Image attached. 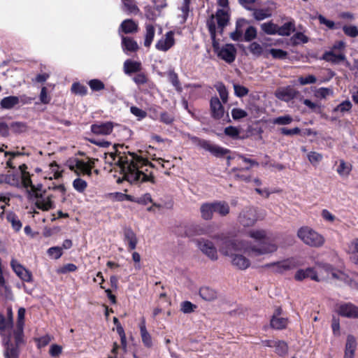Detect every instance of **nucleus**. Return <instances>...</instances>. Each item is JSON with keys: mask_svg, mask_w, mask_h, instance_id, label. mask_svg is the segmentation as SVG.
<instances>
[{"mask_svg": "<svg viewBox=\"0 0 358 358\" xmlns=\"http://www.w3.org/2000/svg\"><path fill=\"white\" fill-rule=\"evenodd\" d=\"M248 235L256 244L243 241L225 240L220 248L222 254L231 257L232 265L240 270L250 267V261L237 252L243 251L250 257H258L273 253L278 250L276 243L269 239L266 231L264 229H252L248 232Z\"/></svg>", "mask_w": 358, "mask_h": 358, "instance_id": "obj_1", "label": "nucleus"}, {"mask_svg": "<svg viewBox=\"0 0 358 358\" xmlns=\"http://www.w3.org/2000/svg\"><path fill=\"white\" fill-rule=\"evenodd\" d=\"M111 163L116 164L123 174V178L131 184H138L147 181L154 182L152 176L145 173L143 166L147 165L148 161L134 152L119 153L110 155Z\"/></svg>", "mask_w": 358, "mask_h": 358, "instance_id": "obj_2", "label": "nucleus"}, {"mask_svg": "<svg viewBox=\"0 0 358 358\" xmlns=\"http://www.w3.org/2000/svg\"><path fill=\"white\" fill-rule=\"evenodd\" d=\"M208 25L214 52L217 54L218 57L226 62L229 64L232 63L235 60L236 55L235 46L233 44L229 43L220 46L218 41L215 39L216 24H208Z\"/></svg>", "mask_w": 358, "mask_h": 358, "instance_id": "obj_3", "label": "nucleus"}, {"mask_svg": "<svg viewBox=\"0 0 358 358\" xmlns=\"http://www.w3.org/2000/svg\"><path fill=\"white\" fill-rule=\"evenodd\" d=\"M337 278L338 276L329 264L325 265L323 268H319L318 271H315L313 268L299 269L296 271L294 276V278L299 281L306 278H310L313 280L319 282L324 278Z\"/></svg>", "mask_w": 358, "mask_h": 358, "instance_id": "obj_4", "label": "nucleus"}, {"mask_svg": "<svg viewBox=\"0 0 358 358\" xmlns=\"http://www.w3.org/2000/svg\"><path fill=\"white\" fill-rule=\"evenodd\" d=\"M345 43L342 41H336L331 48L324 52L322 59L333 64H338L346 59Z\"/></svg>", "mask_w": 358, "mask_h": 358, "instance_id": "obj_5", "label": "nucleus"}, {"mask_svg": "<svg viewBox=\"0 0 358 358\" xmlns=\"http://www.w3.org/2000/svg\"><path fill=\"white\" fill-rule=\"evenodd\" d=\"M297 235L305 244L311 247H320L324 243L322 235L308 227L300 228Z\"/></svg>", "mask_w": 358, "mask_h": 358, "instance_id": "obj_6", "label": "nucleus"}, {"mask_svg": "<svg viewBox=\"0 0 358 358\" xmlns=\"http://www.w3.org/2000/svg\"><path fill=\"white\" fill-rule=\"evenodd\" d=\"M192 139L198 146L210 152L215 157H221L229 152V150L213 144L209 141L197 137H193Z\"/></svg>", "mask_w": 358, "mask_h": 358, "instance_id": "obj_7", "label": "nucleus"}, {"mask_svg": "<svg viewBox=\"0 0 358 358\" xmlns=\"http://www.w3.org/2000/svg\"><path fill=\"white\" fill-rule=\"evenodd\" d=\"M262 29L268 34L280 36H289L295 30L294 24H283L281 27L278 24H262Z\"/></svg>", "mask_w": 358, "mask_h": 358, "instance_id": "obj_8", "label": "nucleus"}, {"mask_svg": "<svg viewBox=\"0 0 358 358\" xmlns=\"http://www.w3.org/2000/svg\"><path fill=\"white\" fill-rule=\"evenodd\" d=\"M297 266V261L294 258H289L280 262L266 264L263 266V268H271L275 273H282L287 271L293 269Z\"/></svg>", "mask_w": 358, "mask_h": 358, "instance_id": "obj_9", "label": "nucleus"}, {"mask_svg": "<svg viewBox=\"0 0 358 358\" xmlns=\"http://www.w3.org/2000/svg\"><path fill=\"white\" fill-rule=\"evenodd\" d=\"M29 198L32 200L36 207L41 210H48L53 208L54 203L51 195L45 193L41 194L36 191L31 196H29Z\"/></svg>", "mask_w": 358, "mask_h": 358, "instance_id": "obj_10", "label": "nucleus"}, {"mask_svg": "<svg viewBox=\"0 0 358 358\" xmlns=\"http://www.w3.org/2000/svg\"><path fill=\"white\" fill-rule=\"evenodd\" d=\"M238 220L243 227H251L257 220V213L253 207H246L239 214Z\"/></svg>", "mask_w": 358, "mask_h": 358, "instance_id": "obj_11", "label": "nucleus"}, {"mask_svg": "<svg viewBox=\"0 0 358 358\" xmlns=\"http://www.w3.org/2000/svg\"><path fill=\"white\" fill-rule=\"evenodd\" d=\"M69 166L71 170L75 171L77 174L83 173L91 176L93 164L90 162L73 159L69 162Z\"/></svg>", "mask_w": 358, "mask_h": 358, "instance_id": "obj_12", "label": "nucleus"}, {"mask_svg": "<svg viewBox=\"0 0 358 358\" xmlns=\"http://www.w3.org/2000/svg\"><path fill=\"white\" fill-rule=\"evenodd\" d=\"M199 250L212 260L217 259V252L213 242L206 239H199L196 241Z\"/></svg>", "mask_w": 358, "mask_h": 358, "instance_id": "obj_13", "label": "nucleus"}, {"mask_svg": "<svg viewBox=\"0 0 358 358\" xmlns=\"http://www.w3.org/2000/svg\"><path fill=\"white\" fill-rule=\"evenodd\" d=\"M337 312L344 317L358 318V306L352 303H343L338 305Z\"/></svg>", "mask_w": 358, "mask_h": 358, "instance_id": "obj_14", "label": "nucleus"}, {"mask_svg": "<svg viewBox=\"0 0 358 358\" xmlns=\"http://www.w3.org/2000/svg\"><path fill=\"white\" fill-rule=\"evenodd\" d=\"M3 184L21 188L20 173L8 171L6 173L0 174V185Z\"/></svg>", "mask_w": 358, "mask_h": 358, "instance_id": "obj_15", "label": "nucleus"}, {"mask_svg": "<svg viewBox=\"0 0 358 358\" xmlns=\"http://www.w3.org/2000/svg\"><path fill=\"white\" fill-rule=\"evenodd\" d=\"M174 44V32L173 31H170L157 41L155 44V48L159 51L166 52L171 49Z\"/></svg>", "mask_w": 358, "mask_h": 358, "instance_id": "obj_16", "label": "nucleus"}, {"mask_svg": "<svg viewBox=\"0 0 358 358\" xmlns=\"http://www.w3.org/2000/svg\"><path fill=\"white\" fill-rule=\"evenodd\" d=\"M10 266L16 275L24 282H31L32 275L30 271L27 270L19 262L13 259L10 262Z\"/></svg>", "mask_w": 358, "mask_h": 358, "instance_id": "obj_17", "label": "nucleus"}, {"mask_svg": "<svg viewBox=\"0 0 358 358\" xmlns=\"http://www.w3.org/2000/svg\"><path fill=\"white\" fill-rule=\"evenodd\" d=\"M298 94L299 92L293 87L287 86L278 88L275 92V96L281 101L288 102L294 99Z\"/></svg>", "mask_w": 358, "mask_h": 358, "instance_id": "obj_18", "label": "nucleus"}, {"mask_svg": "<svg viewBox=\"0 0 358 358\" xmlns=\"http://www.w3.org/2000/svg\"><path fill=\"white\" fill-rule=\"evenodd\" d=\"M113 127L111 122H97L91 125V131L95 135L106 136L112 133Z\"/></svg>", "mask_w": 358, "mask_h": 358, "instance_id": "obj_19", "label": "nucleus"}, {"mask_svg": "<svg viewBox=\"0 0 358 358\" xmlns=\"http://www.w3.org/2000/svg\"><path fill=\"white\" fill-rule=\"evenodd\" d=\"M357 347L356 338L353 335L349 334L346 338L343 358H355Z\"/></svg>", "mask_w": 358, "mask_h": 358, "instance_id": "obj_20", "label": "nucleus"}, {"mask_svg": "<svg viewBox=\"0 0 358 358\" xmlns=\"http://www.w3.org/2000/svg\"><path fill=\"white\" fill-rule=\"evenodd\" d=\"M211 115L213 118L219 120L224 113V107L217 96L212 97L210 101Z\"/></svg>", "mask_w": 358, "mask_h": 358, "instance_id": "obj_21", "label": "nucleus"}, {"mask_svg": "<svg viewBox=\"0 0 358 358\" xmlns=\"http://www.w3.org/2000/svg\"><path fill=\"white\" fill-rule=\"evenodd\" d=\"M124 242L128 245V249L133 250L136 248L138 239L136 234L131 228H125L124 229Z\"/></svg>", "mask_w": 358, "mask_h": 358, "instance_id": "obj_22", "label": "nucleus"}, {"mask_svg": "<svg viewBox=\"0 0 358 358\" xmlns=\"http://www.w3.org/2000/svg\"><path fill=\"white\" fill-rule=\"evenodd\" d=\"M274 10L275 6L272 4L271 6L255 9L253 12V15L257 20H263L270 17L273 15Z\"/></svg>", "mask_w": 358, "mask_h": 358, "instance_id": "obj_23", "label": "nucleus"}, {"mask_svg": "<svg viewBox=\"0 0 358 358\" xmlns=\"http://www.w3.org/2000/svg\"><path fill=\"white\" fill-rule=\"evenodd\" d=\"M201 217L204 220H210L213 217L215 208H213V202H206L200 206Z\"/></svg>", "mask_w": 358, "mask_h": 358, "instance_id": "obj_24", "label": "nucleus"}, {"mask_svg": "<svg viewBox=\"0 0 358 358\" xmlns=\"http://www.w3.org/2000/svg\"><path fill=\"white\" fill-rule=\"evenodd\" d=\"M21 187L27 189L28 196L36 191L35 186L32 184L29 173H22L20 175Z\"/></svg>", "mask_w": 358, "mask_h": 358, "instance_id": "obj_25", "label": "nucleus"}, {"mask_svg": "<svg viewBox=\"0 0 358 358\" xmlns=\"http://www.w3.org/2000/svg\"><path fill=\"white\" fill-rule=\"evenodd\" d=\"M199 295L203 299L208 301H213L217 297L216 290L208 286L200 288Z\"/></svg>", "mask_w": 358, "mask_h": 358, "instance_id": "obj_26", "label": "nucleus"}, {"mask_svg": "<svg viewBox=\"0 0 358 358\" xmlns=\"http://www.w3.org/2000/svg\"><path fill=\"white\" fill-rule=\"evenodd\" d=\"M213 208H215V213H217L221 217H224L229 213L230 208L229 204L225 201H213Z\"/></svg>", "mask_w": 358, "mask_h": 358, "instance_id": "obj_27", "label": "nucleus"}, {"mask_svg": "<svg viewBox=\"0 0 358 358\" xmlns=\"http://www.w3.org/2000/svg\"><path fill=\"white\" fill-rule=\"evenodd\" d=\"M287 324L288 319L287 317H278L276 315H273L270 321L271 327L277 330L286 328Z\"/></svg>", "mask_w": 358, "mask_h": 358, "instance_id": "obj_28", "label": "nucleus"}, {"mask_svg": "<svg viewBox=\"0 0 358 358\" xmlns=\"http://www.w3.org/2000/svg\"><path fill=\"white\" fill-rule=\"evenodd\" d=\"M20 103V98L16 96L4 97L0 101V106L3 109L10 110Z\"/></svg>", "mask_w": 358, "mask_h": 358, "instance_id": "obj_29", "label": "nucleus"}, {"mask_svg": "<svg viewBox=\"0 0 358 358\" xmlns=\"http://www.w3.org/2000/svg\"><path fill=\"white\" fill-rule=\"evenodd\" d=\"M124 69L125 73L127 74L138 72L141 69V64L138 62L127 59L124 63Z\"/></svg>", "mask_w": 358, "mask_h": 358, "instance_id": "obj_30", "label": "nucleus"}, {"mask_svg": "<svg viewBox=\"0 0 358 358\" xmlns=\"http://www.w3.org/2000/svg\"><path fill=\"white\" fill-rule=\"evenodd\" d=\"M352 171V165L346 163L343 159L339 160V165L336 171L341 177H348Z\"/></svg>", "mask_w": 358, "mask_h": 358, "instance_id": "obj_31", "label": "nucleus"}, {"mask_svg": "<svg viewBox=\"0 0 358 358\" xmlns=\"http://www.w3.org/2000/svg\"><path fill=\"white\" fill-rule=\"evenodd\" d=\"M122 45L124 51L134 52L138 48L137 43L129 37H122Z\"/></svg>", "mask_w": 358, "mask_h": 358, "instance_id": "obj_32", "label": "nucleus"}, {"mask_svg": "<svg viewBox=\"0 0 358 358\" xmlns=\"http://www.w3.org/2000/svg\"><path fill=\"white\" fill-rule=\"evenodd\" d=\"M155 34V29L152 24H148L145 27L144 45L149 48L152 44Z\"/></svg>", "mask_w": 358, "mask_h": 358, "instance_id": "obj_33", "label": "nucleus"}, {"mask_svg": "<svg viewBox=\"0 0 358 358\" xmlns=\"http://www.w3.org/2000/svg\"><path fill=\"white\" fill-rule=\"evenodd\" d=\"M123 10L129 14H141V11L138 7L137 6L136 2L133 0L124 1Z\"/></svg>", "mask_w": 358, "mask_h": 358, "instance_id": "obj_34", "label": "nucleus"}, {"mask_svg": "<svg viewBox=\"0 0 358 358\" xmlns=\"http://www.w3.org/2000/svg\"><path fill=\"white\" fill-rule=\"evenodd\" d=\"M144 12L147 20L154 21L160 15L161 10H158L155 6L148 5L145 6Z\"/></svg>", "mask_w": 358, "mask_h": 358, "instance_id": "obj_35", "label": "nucleus"}, {"mask_svg": "<svg viewBox=\"0 0 358 358\" xmlns=\"http://www.w3.org/2000/svg\"><path fill=\"white\" fill-rule=\"evenodd\" d=\"M6 219L8 222L11 224L13 229L15 231H19L21 229L22 226V222L15 213L12 212L8 213Z\"/></svg>", "mask_w": 358, "mask_h": 358, "instance_id": "obj_36", "label": "nucleus"}, {"mask_svg": "<svg viewBox=\"0 0 358 358\" xmlns=\"http://www.w3.org/2000/svg\"><path fill=\"white\" fill-rule=\"evenodd\" d=\"M10 294L9 287L6 285L4 278L1 271V260L0 259V295L8 297Z\"/></svg>", "mask_w": 358, "mask_h": 358, "instance_id": "obj_37", "label": "nucleus"}, {"mask_svg": "<svg viewBox=\"0 0 358 358\" xmlns=\"http://www.w3.org/2000/svg\"><path fill=\"white\" fill-rule=\"evenodd\" d=\"M217 22H229L230 15L227 8L217 9L215 13Z\"/></svg>", "mask_w": 358, "mask_h": 358, "instance_id": "obj_38", "label": "nucleus"}, {"mask_svg": "<svg viewBox=\"0 0 358 358\" xmlns=\"http://www.w3.org/2000/svg\"><path fill=\"white\" fill-rule=\"evenodd\" d=\"M215 87L219 93L222 101L225 103L228 101V91L225 85L222 83H217L215 85Z\"/></svg>", "mask_w": 358, "mask_h": 358, "instance_id": "obj_39", "label": "nucleus"}, {"mask_svg": "<svg viewBox=\"0 0 358 358\" xmlns=\"http://www.w3.org/2000/svg\"><path fill=\"white\" fill-rule=\"evenodd\" d=\"M352 103L350 101L345 100L338 104L334 109L335 113H339L341 115L345 114L346 112H349L352 108Z\"/></svg>", "mask_w": 358, "mask_h": 358, "instance_id": "obj_40", "label": "nucleus"}, {"mask_svg": "<svg viewBox=\"0 0 358 358\" xmlns=\"http://www.w3.org/2000/svg\"><path fill=\"white\" fill-rule=\"evenodd\" d=\"M13 336L16 345H19L20 344L23 343L24 326L16 325V328L13 332Z\"/></svg>", "mask_w": 358, "mask_h": 358, "instance_id": "obj_41", "label": "nucleus"}, {"mask_svg": "<svg viewBox=\"0 0 358 358\" xmlns=\"http://www.w3.org/2000/svg\"><path fill=\"white\" fill-rule=\"evenodd\" d=\"M5 356L6 358H18V349L17 345L15 346L13 344H7Z\"/></svg>", "mask_w": 358, "mask_h": 358, "instance_id": "obj_42", "label": "nucleus"}, {"mask_svg": "<svg viewBox=\"0 0 358 358\" xmlns=\"http://www.w3.org/2000/svg\"><path fill=\"white\" fill-rule=\"evenodd\" d=\"M274 348H275V352L280 356L286 355L288 351L287 343L282 341H276Z\"/></svg>", "mask_w": 358, "mask_h": 358, "instance_id": "obj_43", "label": "nucleus"}, {"mask_svg": "<svg viewBox=\"0 0 358 358\" xmlns=\"http://www.w3.org/2000/svg\"><path fill=\"white\" fill-rule=\"evenodd\" d=\"M73 187L77 192L82 193L86 189L87 183L85 180L78 178L73 180Z\"/></svg>", "mask_w": 358, "mask_h": 358, "instance_id": "obj_44", "label": "nucleus"}, {"mask_svg": "<svg viewBox=\"0 0 358 358\" xmlns=\"http://www.w3.org/2000/svg\"><path fill=\"white\" fill-rule=\"evenodd\" d=\"M90 89L94 92H99L105 88L104 83L99 79H92L88 82Z\"/></svg>", "mask_w": 358, "mask_h": 358, "instance_id": "obj_45", "label": "nucleus"}, {"mask_svg": "<svg viewBox=\"0 0 358 358\" xmlns=\"http://www.w3.org/2000/svg\"><path fill=\"white\" fill-rule=\"evenodd\" d=\"M293 121L292 117L289 115H284L275 117L273 120V123L278 125H287Z\"/></svg>", "mask_w": 358, "mask_h": 358, "instance_id": "obj_46", "label": "nucleus"}, {"mask_svg": "<svg viewBox=\"0 0 358 358\" xmlns=\"http://www.w3.org/2000/svg\"><path fill=\"white\" fill-rule=\"evenodd\" d=\"M48 255L53 259L60 258L63 254L62 248L55 246L50 248L47 251Z\"/></svg>", "mask_w": 358, "mask_h": 358, "instance_id": "obj_47", "label": "nucleus"}, {"mask_svg": "<svg viewBox=\"0 0 358 358\" xmlns=\"http://www.w3.org/2000/svg\"><path fill=\"white\" fill-rule=\"evenodd\" d=\"M138 29V24H121L119 31L124 34L136 32Z\"/></svg>", "mask_w": 358, "mask_h": 358, "instance_id": "obj_48", "label": "nucleus"}, {"mask_svg": "<svg viewBox=\"0 0 358 358\" xmlns=\"http://www.w3.org/2000/svg\"><path fill=\"white\" fill-rule=\"evenodd\" d=\"M71 91L76 94L85 95L87 92V87L79 83H74L71 86Z\"/></svg>", "mask_w": 358, "mask_h": 358, "instance_id": "obj_49", "label": "nucleus"}, {"mask_svg": "<svg viewBox=\"0 0 358 358\" xmlns=\"http://www.w3.org/2000/svg\"><path fill=\"white\" fill-rule=\"evenodd\" d=\"M307 157L309 162L314 166L321 162L323 158L322 155L317 152H310L308 154Z\"/></svg>", "mask_w": 358, "mask_h": 358, "instance_id": "obj_50", "label": "nucleus"}, {"mask_svg": "<svg viewBox=\"0 0 358 358\" xmlns=\"http://www.w3.org/2000/svg\"><path fill=\"white\" fill-rule=\"evenodd\" d=\"M231 116L234 120H239L248 116V113L238 108H235L231 110Z\"/></svg>", "mask_w": 358, "mask_h": 358, "instance_id": "obj_51", "label": "nucleus"}, {"mask_svg": "<svg viewBox=\"0 0 358 358\" xmlns=\"http://www.w3.org/2000/svg\"><path fill=\"white\" fill-rule=\"evenodd\" d=\"M332 94H333V92L330 88L320 87L315 91V96L317 98L325 99L328 96H329Z\"/></svg>", "mask_w": 358, "mask_h": 358, "instance_id": "obj_52", "label": "nucleus"}, {"mask_svg": "<svg viewBox=\"0 0 358 358\" xmlns=\"http://www.w3.org/2000/svg\"><path fill=\"white\" fill-rule=\"evenodd\" d=\"M234 90L235 95L238 97L245 96L249 92L247 87L238 84H234Z\"/></svg>", "mask_w": 358, "mask_h": 358, "instance_id": "obj_53", "label": "nucleus"}, {"mask_svg": "<svg viewBox=\"0 0 358 358\" xmlns=\"http://www.w3.org/2000/svg\"><path fill=\"white\" fill-rule=\"evenodd\" d=\"M343 29L344 33L350 37H356L358 36V28L356 26L345 24Z\"/></svg>", "mask_w": 358, "mask_h": 358, "instance_id": "obj_54", "label": "nucleus"}, {"mask_svg": "<svg viewBox=\"0 0 358 358\" xmlns=\"http://www.w3.org/2000/svg\"><path fill=\"white\" fill-rule=\"evenodd\" d=\"M130 112L132 115L137 117L138 120H141L147 116V113L145 110L136 106H131L130 108Z\"/></svg>", "mask_w": 358, "mask_h": 358, "instance_id": "obj_55", "label": "nucleus"}, {"mask_svg": "<svg viewBox=\"0 0 358 358\" xmlns=\"http://www.w3.org/2000/svg\"><path fill=\"white\" fill-rule=\"evenodd\" d=\"M10 128L16 133H22L27 131V126L22 122H14L11 123Z\"/></svg>", "mask_w": 358, "mask_h": 358, "instance_id": "obj_56", "label": "nucleus"}, {"mask_svg": "<svg viewBox=\"0 0 358 358\" xmlns=\"http://www.w3.org/2000/svg\"><path fill=\"white\" fill-rule=\"evenodd\" d=\"M249 50L253 55L259 57L263 52V48L260 44L253 42L250 45Z\"/></svg>", "mask_w": 358, "mask_h": 358, "instance_id": "obj_57", "label": "nucleus"}, {"mask_svg": "<svg viewBox=\"0 0 358 358\" xmlns=\"http://www.w3.org/2000/svg\"><path fill=\"white\" fill-rule=\"evenodd\" d=\"M292 43L295 45L308 42V38L301 32H297L291 38Z\"/></svg>", "mask_w": 358, "mask_h": 358, "instance_id": "obj_58", "label": "nucleus"}, {"mask_svg": "<svg viewBox=\"0 0 358 358\" xmlns=\"http://www.w3.org/2000/svg\"><path fill=\"white\" fill-rule=\"evenodd\" d=\"M300 85H306L308 84H314L317 82V78L313 75H308L306 77L301 76L298 78Z\"/></svg>", "mask_w": 358, "mask_h": 358, "instance_id": "obj_59", "label": "nucleus"}, {"mask_svg": "<svg viewBox=\"0 0 358 358\" xmlns=\"http://www.w3.org/2000/svg\"><path fill=\"white\" fill-rule=\"evenodd\" d=\"M160 121L166 124H171L174 121V115L166 111L162 112L160 114Z\"/></svg>", "mask_w": 358, "mask_h": 358, "instance_id": "obj_60", "label": "nucleus"}, {"mask_svg": "<svg viewBox=\"0 0 358 358\" xmlns=\"http://www.w3.org/2000/svg\"><path fill=\"white\" fill-rule=\"evenodd\" d=\"M257 36V30L253 27H248L244 34L243 39L245 41H250Z\"/></svg>", "mask_w": 358, "mask_h": 358, "instance_id": "obj_61", "label": "nucleus"}, {"mask_svg": "<svg viewBox=\"0 0 358 358\" xmlns=\"http://www.w3.org/2000/svg\"><path fill=\"white\" fill-rule=\"evenodd\" d=\"M140 333L143 345L146 348H151L152 346V340L149 332L146 331Z\"/></svg>", "mask_w": 358, "mask_h": 358, "instance_id": "obj_62", "label": "nucleus"}, {"mask_svg": "<svg viewBox=\"0 0 358 358\" xmlns=\"http://www.w3.org/2000/svg\"><path fill=\"white\" fill-rule=\"evenodd\" d=\"M269 53L275 59H285L287 55V52L281 49L271 48L269 50Z\"/></svg>", "mask_w": 358, "mask_h": 358, "instance_id": "obj_63", "label": "nucleus"}, {"mask_svg": "<svg viewBox=\"0 0 358 358\" xmlns=\"http://www.w3.org/2000/svg\"><path fill=\"white\" fill-rule=\"evenodd\" d=\"M39 99L43 104H48L50 102L51 96L48 94V90L45 87L41 88Z\"/></svg>", "mask_w": 358, "mask_h": 358, "instance_id": "obj_64", "label": "nucleus"}]
</instances>
